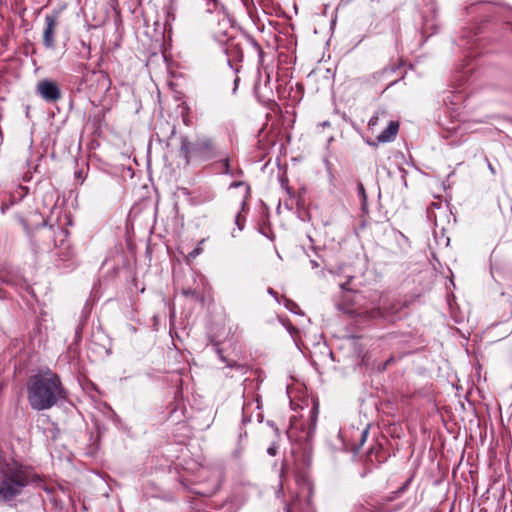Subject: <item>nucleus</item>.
Wrapping results in <instances>:
<instances>
[{
	"label": "nucleus",
	"mask_w": 512,
	"mask_h": 512,
	"mask_svg": "<svg viewBox=\"0 0 512 512\" xmlns=\"http://www.w3.org/2000/svg\"><path fill=\"white\" fill-rule=\"evenodd\" d=\"M468 34L467 32H464L463 35L460 37L458 45L463 48H471L470 40H467Z\"/></svg>",
	"instance_id": "obj_23"
},
{
	"label": "nucleus",
	"mask_w": 512,
	"mask_h": 512,
	"mask_svg": "<svg viewBox=\"0 0 512 512\" xmlns=\"http://www.w3.org/2000/svg\"><path fill=\"white\" fill-rule=\"evenodd\" d=\"M22 223L36 253L52 251L60 239L63 240L69 236L66 228L59 224H49L46 220L34 229H30L24 220Z\"/></svg>",
	"instance_id": "obj_3"
},
{
	"label": "nucleus",
	"mask_w": 512,
	"mask_h": 512,
	"mask_svg": "<svg viewBox=\"0 0 512 512\" xmlns=\"http://www.w3.org/2000/svg\"><path fill=\"white\" fill-rule=\"evenodd\" d=\"M310 264H311V267L313 269H316V268H318L320 266V263L317 260H314V259L310 260Z\"/></svg>",
	"instance_id": "obj_36"
},
{
	"label": "nucleus",
	"mask_w": 512,
	"mask_h": 512,
	"mask_svg": "<svg viewBox=\"0 0 512 512\" xmlns=\"http://www.w3.org/2000/svg\"><path fill=\"white\" fill-rule=\"evenodd\" d=\"M169 1H170L171 5L175 2V0H169Z\"/></svg>",
	"instance_id": "obj_45"
},
{
	"label": "nucleus",
	"mask_w": 512,
	"mask_h": 512,
	"mask_svg": "<svg viewBox=\"0 0 512 512\" xmlns=\"http://www.w3.org/2000/svg\"><path fill=\"white\" fill-rule=\"evenodd\" d=\"M180 155L189 163L190 158L195 157L194 141H189L186 137L181 138Z\"/></svg>",
	"instance_id": "obj_16"
},
{
	"label": "nucleus",
	"mask_w": 512,
	"mask_h": 512,
	"mask_svg": "<svg viewBox=\"0 0 512 512\" xmlns=\"http://www.w3.org/2000/svg\"><path fill=\"white\" fill-rule=\"evenodd\" d=\"M281 299H282L281 302H283V304L287 310H289L290 312H292L294 314H302L297 303H295L291 299L287 298L286 296H282Z\"/></svg>",
	"instance_id": "obj_20"
},
{
	"label": "nucleus",
	"mask_w": 512,
	"mask_h": 512,
	"mask_svg": "<svg viewBox=\"0 0 512 512\" xmlns=\"http://www.w3.org/2000/svg\"><path fill=\"white\" fill-rule=\"evenodd\" d=\"M384 116L385 115V111H377L369 120L368 122V127L369 129H374V127H376L378 125V122H379V119H380V116Z\"/></svg>",
	"instance_id": "obj_21"
},
{
	"label": "nucleus",
	"mask_w": 512,
	"mask_h": 512,
	"mask_svg": "<svg viewBox=\"0 0 512 512\" xmlns=\"http://www.w3.org/2000/svg\"><path fill=\"white\" fill-rule=\"evenodd\" d=\"M7 208H8V206H7L6 204H4V203H3V204L1 205V210H2V212H3V213L5 212V210H6Z\"/></svg>",
	"instance_id": "obj_41"
},
{
	"label": "nucleus",
	"mask_w": 512,
	"mask_h": 512,
	"mask_svg": "<svg viewBox=\"0 0 512 512\" xmlns=\"http://www.w3.org/2000/svg\"><path fill=\"white\" fill-rule=\"evenodd\" d=\"M215 196H216L215 192L209 191L205 199L207 201H211V200H213L215 198Z\"/></svg>",
	"instance_id": "obj_35"
},
{
	"label": "nucleus",
	"mask_w": 512,
	"mask_h": 512,
	"mask_svg": "<svg viewBox=\"0 0 512 512\" xmlns=\"http://www.w3.org/2000/svg\"><path fill=\"white\" fill-rule=\"evenodd\" d=\"M244 40L247 44H249L257 52L259 61L262 62L264 52H263L261 46L259 45V43L255 40V38L250 35H245Z\"/></svg>",
	"instance_id": "obj_19"
},
{
	"label": "nucleus",
	"mask_w": 512,
	"mask_h": 512,
	"mask_svg": "<svg viewBox=\"0 0 512 512\" xmlns=\"http://www.w3.org/2000/svg\"><path fill=\"white\" fill-rule=\"evenodd\" d=\"M310 414H311L312 426L314 428L316 425V414H317L316 408L311 409Z\"/></svg>",
	"instance_id": "obj_31"
},
{
	"label": "nucleus",
	"mask_w": 512,
	"mask_h": 512,
	"mask_svg": "<svg viewBox=\"0 0 512 512\" xmlns=\"http://www.w3.org/2000/svg\"><path fill=\"white\" fill-rule=\"evenodd\" d=\"M203 243V240L201 242L198 243L197 247H195L190 253H189V257L194 259L196 258L198 255H200L202 253V245Z\"/></svg>",
	"instance_id": "obj_24"
},
{
	"label": "nucleus",
	"mask_w": 512,
	"mask_h": 512,
	"mask_svg": "<svg viewBox=\"0 0 512 512\" xmlns=\"http://www.w3.org/2000/svg\"><path fill=\"white\" fill-rule=\"evenodd\" d=\"M194 151L195 157L209 159L215 155L216 147L210 138L202 137L194 141Z\"/></svg>",
	"instance_id": "obj_11"
},
{
	"label": "nucleus",
	"mask_w": 512,
	"mask_h": 512,
	"mask_svg": "<svg viewBox=\"0 0 512 512\" xmlns=\"http://www.w3.org/2000/svg\"><path fill=\"white\" fill-rule=\"evenodd\" d=\"M0 283L11 286L20 294L26 292L34 296V291L25 277L4 264L0 265Z\"/></svg>",
	"instance_id": "obj_4"
},
{
	"label": "nucleus",
	"mask_w": 512,
	"mask_h": 512,
	"mask_svg": "<svg viewBox=\"0 0 512 512\" xmlns=\"http://www.w3.org/2000/svg\"><path fill=\"white\" fill-rule=\"evenodd\" d=\"M393 361H394V358H393V357H391V358L387 359V360L383 363L382 367H381V368H379V370H381V371L385 370V369H386V368H387V367H388V366H389Z\"/></svg>",
	"instance_id": "obj_32"
},
{
	"label": "nucleus",
	"mask_w": 512,
	"mask_h": 512,
	"mask_svg": "<svg viewBox=\"0 0 512 512\" xmlns=\"http://www.w3.org/2000/svg\"><path fill=\"white\" fill-rule=\"evenodd\" d=\"M86 81H90V87L95 89L99 94H106L112 85V81L107 72L103 70L92 71L84 75Z\"/></svg>",
	"instance_id": "obj_5"
},
{
	"label": "nucleus",
	"mask_w": 512,
	"mask_h": 512,
	"mask_svg": "<svg viewBox=\"0 0 512 512\" xmlns=\"http://www.w3.org/2000/svg\"><path fill=\"white\" fill-rule=\"evenodd\" d=\"M41 478L31 466L18 461L0 464V500L10 502L22 494L30 484L39 485Z\"/></svg>",
	"instance_id": "obj_2"
},
{
	"label": "nucleus",
	"mask_w": 512,
	"mask_h": 512,
	"mask_svg": "<svg viewBox=\"0 0 512 512\" xmlns=\"http://www.w3.org/2000/svg\"><path fill=\"white\" fill-rule=\"evenodd\" d=\"M233 25L227 14H222L218 18L217 26L213 29V36L219 43L225 42L229 38H233Z\"/></svg>",
	"instance_id": "obj_10"
},
{
	"label": "nucleus",
	"mask_w": 512,
	"mask_h": 512,
	"mask_svg": "<svg viewBox=\"0 0 512 512\" xmlns=\"http://www.w3.org/2000/svg\"><path fill=\"white\" fill-rule=\"evenodd\" d=\"M239 81L238 78L235 79V85L237 86V82Z\"/></svg>",
	"instance_id": "obj_44"
},
{
	"label": "nucleus",
	"mask_w": 512,
	"mask_h": 512,
	"mask_svg": "<svg viewBox=\"0 0 512 512\" xmlns=\"http://www.w3.org/2000/svg\"><path fill=\"white\" fill-rule=\"evenodd\" d=\"M409 483H410V480L406 481L405 484L401 487V489H399L396 493L403 491Z\"/></svg>",
	"instance_id": "obj_39"
},
{
	"label": "nucleus",
	"mask_w": 512,
	"mask_h": 512,
	"mask_svg": "<svg viewBox=\"0 0 512 512\" xmlns=\"http://www.w3.org/2000/svg\"><path fill=\"white\" fill-rule=\"evenodd\" d=\"M254 93L261 102H267L271 100L273 92L270 87V75H267L263 86L260 83L255 84Z\"/></svg>",
	"instance_id": "obj_14"
},
{
	"label": "nucleus",
	"mask_w": 512,
	"mask_h": 512,
	"mask_svg": "<svg viewBox=\"0 0 512 512\" xmlns=\"http://www.w3.org/2000/svg\"><path fill=\"white\" fill-rule=\"evenodd\" d=\"M245 218L241 216L240 213H237L235 216V223L238 226L239 230H242L244 227Z\"/></svg>",
	"instance_id": "obj_25"
},
{
	"label": "nucleus",
	"mask_w": 512,
	"mask_h": 512,
	"mask_svg": "<svg viewBox=\"0 0 512 512\" xmlns=\"http://www.w3.org/2000/svg\"><path fill=\"white\" fill-rule=\"evenodd\" d=\"M278 452V446L276 443H272L268 448H267V453L270 455V456H275Z\"/></svg>",
	"instance_id": "obj_27"
},
{
	"label": "nucleus",
	"mask_w": 512,
	"mask_h": 512,
	"mask_svg": "<svg viewBox=\"0 0 512 512\" xmlns=\"http://www.w3.org/2000/svg\"><path fill=\"white\" fill-rule=\"evenodd\" d=\"M183 295H185L186 297H188V296L195 297L196 299L199 298V295L193 289H184L183 290Z\"/></svg>",
	"instance_id": "obj_28"
},
{
	"label": "nucleus",
	"mask_w": 512,
	"mask_h": 512,
	"mask_svg": "<svg viewBox=\"0 0 512 512\" xmlns=\"http://www.w3.org/2000/svg\"><path fill=\"white\" fill-rule=\"evenodd\" d=\"M76 177H81V172H76Z\"/></svg>",
	"instance_id": "obj_43"
},
{
	"label": "nucleus",
	"mask_w": 512,
	"mask_h": 512,
	"mask_svg": "<svg viewBox=\"0 0 512 512\" xmlns=\"http://www.w3.org/2000/svg\"><path fill=\"white\" fill-rule=\"evenodd\" d=\"M477 30H479V28H477ZM480 32L479 31H476L473 33V37L476 36L477 34H479Z\"/></svg>",
	"instance_id": "obj_42"
},
{
	"label": "nucleus",
	"mask_w": 512,
	"mask_h": 512,
	"mask_svg": "<svg viewBox=\"0 0 512 512\" xmlns=\"http://www.w3.org/2000/svg\"><path fill=\"white\" fill-rule=\"evenodd\" d=\"M206 11L210 14L216 13L217 18L221 17L222 14H226L224 6L218 0H207Z\"/></svg>",
	"instance_id": "obj_18"
},
{
	"label": "nucleus",
	"mask_w": 512,
	"mask_h": 512,
	"mask_svg": "<svg viewBox=\"0 0 512 512\" xmlns=\"http://www.w3.org/2000/svg\"><path fill=\"white\" fill-rule=\"evenodd\" d=\"M26 393L27 401L35 411L48 410L67 398L59 375L50 370L31 375L26 382Z\"/></svg>",
	"instance_id": "obj_1"
},
{
	"label": "nucleus",
	"mask_w": 512,
	"mask_h": 512,
	"mask_svg": "<svg viewBox=\"0 0 512 512\" xmlns=\"http://www.w3.org/2000/svg\"><path fill=\"white\" fill-rule=\"evenodd\" d=\"M399 131V122L390 121L387 128L377 136L378 143H387L395 139Z\"/></svg>",
	"instance_id": "obj_13"
},
{
	"label": "nucleus",
	"mask_w": 512,
	"mask_h": 512,
	"mask_svg": "<svg viewBox=\"0 0 512 512\" xmlns=\"http://www.w3.org/2000/svg\"><path fill=\"white\" fill-rule=\"evenodd\" d=\"M36 93L46 102H56L62 97L58 84L48 79H43L37 83Z\"/></svg>",
	"instance_id": "obj_6"
},
{
	"label": "nucleus",
	"mask_w": 512,
	"mask_h": 512,
	"mask_svg": "<svg viewBox=\"0 0 512 512\" xmlns=\"http://www.w3.org/2000/svg\"><path fill=\"white\" fill-rule=\"evenodd\" d=\"M268 294L274 297V299L280 304L282 299L280 300L278 293L273 288L267 289Z\"/></svg>",
	"instance_id": "obj_30"
},
{
	"label": "nucleus",
	"mask_w": 512,
	"mask_h": 512,
	"mask_svg": "<svg viewBox=\"0 0 512 512\" xmlns=\"http://www.w3.org/2000/svg\"><path fill=\"white\" fill-rule=\"evenodd\" d=\"M357 191H358V195L361 197L362 199V206L363 208L366 206V199H367V196H366V192H365V188L363 186L362 183H358L357 185Z\"/></svg>",
	"instance_id": "obj_22"
},
{
	"label": "nucleus",
	"mask_w": 512,
	"mask_h": 512,
	"mask_svg": "<svg viewBox=\"0 0 512 512\" xmlns=\"http://www.w3.org/2000/svg\"><path fill=\"white\" fill-rule=\"evenodd\" d=\"M3 140H4L3 132H2V130L0 129V145H2Z\"/></svg>",
	"instance_id": "obj_40"
},
{
	"label": "nucleus",
	"mask_w": 512,
	"mask_h": 512,
	"mask_svg": "<svg viewBox=\"0 0 512 512\" xmlns=\"http://www.w3.org/2000/svg\"><path fill=\"white\" fill-rule=\"evenodd\" d=\"M240 185H242V182H233V183L230 184V188H235V187H238Z\"/></svg>",
	"instance_id": "obj_38"
},
{
	"label": "nucleus",
	"mask_w": 512,
	"mask_h": 512,
	"mask_svg": "<svg viewBox=\"0 0 512 512\" xmlns=\"http://www.w3.org/2000/svg\"><path fill=\"white\" fill-rule=\"evenodd\" d=\"M53 250H55L56 262H61L66 266L73 263L76 253L68 238L60 239Z\"/></svg>",
	"instance_id": "obj_8"
},
{
	"label": "nucleus",
	"mask_w": 512,
	"mask_h": 512,
	"mask_svg": "<svg viewBox=\"0 0 512 512\" xmlns=\"http://www.w3.org/2000/svg\"><path fill=\"white\" fill-rule=\"evenodd\" d=\"M220 357H221V360H222L223 362H226V363H227V366H228V367H239V365H238L236 362L229 363V362H227V360H226V358H225L224 356H222V355H221Z\"/></svg>",
	"instance_id": "obj_34"
},
{
	"label": "nucleus",
	"mask_w": 512,
	"mask_h": 512,
	"mask_svg": "<svg viewBox=\"0 0 512 512\" xmlns=\"http://www.w3.org/2000/svg\"><path fill=\"white\" fill-rule=\"evenodd\" d=\"M58 14H48L45 16V28L43 31V45L47 49L55 47V34L58 26Z\"/></svg>",
	"instance_id": "obj_9"
},
{
	"label": "nucleus",
	"mask_w": 512,
	"mask_h": 512,
	"mask_svg": "<svg viewBox=\"0 0 512 512\" xmlns=\"http://www.w3.org/2000/svg\"><path fill=\"white\" fill-rule=\"evenodd\" d=\"M212 167L215 172H217L219 174L231 175L232 177L238 176L241 173L240 170H237V171L232 170V168L230 166V161L228 158H224L218 162H215L212 165Z\"/></svg>",
	"instance_id": "obj_15"
},
{
	"label": "nucleus",
	"mask_w": 512,
	"mask_h": 512,
	"mask_svg": "<svg viewBox=\"0 0 512 512\" xmlns=\"http://www.w3.org/2000/svg\"><path fill=\"white\" fill-rule=\"evenodd\" d=\"M382 316H383V314L380 309H376V310L372 311V313H371V317H373V318L382 317Z\"/></svg>",
	"instance_id": "obj_33"
},
{
	"label": "nucleus",
	"mask_w": 512,
	"mask_h": 512,
	"mask_svg": "<svg viewBox=\"0 0 512 512\" xmlns=\"http://www.w3.org/2000/svg\"><path fill=\"white\" fill-rule=\"evenodd\" d=\"M486 161H487V163H488V168H489V170H490L493 174H495V169H494V167L492 166V164L489 162V160H488V159H486Z\"/></svg>",
	"instance_id": "obj_37"
},
{
	"label": "nucleus",
	"mask_w": 512,
	"mask_h": 512,
	"mask_svg": "<svg viewBox=\"0 0 512 512\" xmlns=\"http://www.w3.org/2000/svg\"><path fill=\"white\" fill-rule=\"evenodd\" d=\"M9 298V293L4 288L0 287V301H5Z\"/></svg>",
	"instance_id": "obj_29"
},
{
	"label": "nucleus",
	"mask_w": 512,
	"mask_h": 512,
	"mask_svg": "<svg viewBox=\"0 0 512 512\" xmlns=\"http://www.w3.org/2000/svg\"><path fill=\"white\" fill-rule=\"evenodd\" d=\"M368 433H369V429L366 428L364 430H362L361 434H360V443H359V446L357 448V450L364 444V442L366 441L367 439V436H368Z\"/></svg>",
	"instance_id": "obj_26"
},
{
	"label": "nucleus",
	"mask_w": 512,
	"mask_h": 512,
	"mask_svg": "<svg viewBox=\"0 0 512 512\" xmlns=\"http://www.w3.org/2000/svg\"><path fill=\"white\" fill-rule=\"evenodd\" d=\"M384 503H372L366 502L365 504H361L356 512H391Z\"/></svg>",
	"instance_id": "obj_17"
},
{
	"label": "nucleus",
	"mask_w": 512,
	"mask_h": 512,
	"mask_svg": "<svg viewBox=\"0 0 512 512\" xmlns=\"http://www.w3.org/2000/svg\"><path fill=\"white\" fill-rule=\"evenodd\" d=\"M221 44H224V53L227 57V63L234 69V63L242 62L244 57L242 43L233 37Z\"/></svg>",
	"instance_id": "obj_7"
},
{
	"label": "nucleus",
	"mask_w": 512,
	"mask_h": 512,
	"mask_svg": "<svg viewBox=\"0 0 512 512\" xmlns=\"http://www.w3.org/2000/svg\"><path fill=\"white\" fill-rule=\"evenodd\" d=\"M469 14H478L481 16H492L495 14L496 7L489 2H477L467 8Z\"/></svg>",
	"instance_id": "obj_12"
}]
</instances>
